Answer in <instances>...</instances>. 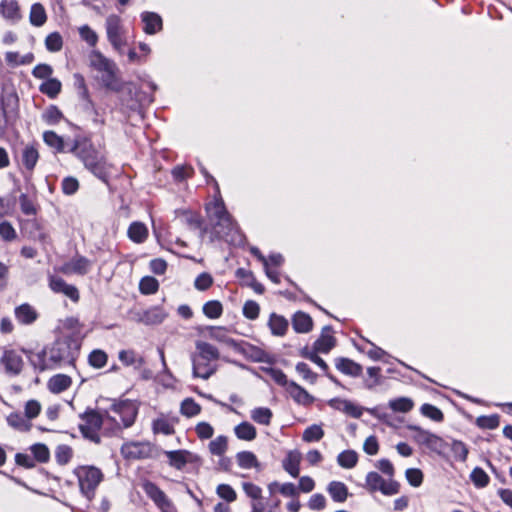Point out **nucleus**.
I'll list each match as a JSON object with an SVG mask.
<instances>
[{"instance_id":"obj_1","label":"nucleus","mask_w":512,"mask_h":512,"mask_svg":"<svg viewBox=\"0 0 512 512\" xmlns=\"http://www.w3.org/2000/svg\"><path fill=\"white\" fill-rule=\"evenodd\" d=\"M80 342L73 337L56 340L49 348L31 352L29 361L40 372L64 366H73L80 353Z\"/></svg>"},{"instance_id":"obj_2","label":"nucleus","mask_w":512,"mask_h":512,"mask_svg":"<svg viewBox=\"0 0 512 512\" xmlns=\"http://www.w3.org/2000/svg\"><path fill=\"white\" fill-rule=\"evenodd\" d=\"M210 178L215 185V194L213 202L206 205V211L212 225V239H222L233 245H241L243 243V235L226 210L218 183L213 177Z\"/></svg>"},{"instance_id":"obj_3","label":"nucleus","mask_w":512,"mask_h":512,"mask_svg":"<svg viewBox=\"0 0 512 512\" xmlns=\"http://www.w3.org/2000/svg\"><path fill=\"white\" fill-rule=\"evenodd\" d=\"M220 354L218 349L204 341L196 342V352L192 356L193 376L208 379L217 370L216 362Z\"/></svg>"},{"instance_id":"obj_4","label":"nucleus","mask_w":512,"mask_h":512,"mask_svg":"<svg viewBox=\"0 0 512 512\" xmlns=\"http://www.w3.org/2000/svg\"><path fill=\"white\" fill-rule=\"evenodd\" d=\"M82 423L79 428L83 436L94 443L100 442L98 431L101 427L111 433L110 423L116 422V418L109 413L101 415L96 411L86 412L82 417Z\"/></svg>"},{"instance_id":"obj_5","label":"nucleus","mask_w":512,"mask_h":512,"mask_svg":"<svg viewBox=\"0 0 512 512\" xmlns=\"http://www.w3.org/2000/svg\"><path fill=\"white\" fill-rule=\"evenodd\" d=\"M74 475L77 477L80 492L91 500L99 484L103 481L102 471L92 465H81L74 469Z\"/></svg>"},{"instance_id":"obj_6","label":"nucleus","mask_w":512,"mask_h":512,"mask_svg":"<svg viewBox=\"0 0 512 512\" xmlns=\"http://www.w3.org/2000/svg\"><path fill=\"white\" fill-rule=\"evenodd\" d=\"M88 58L90 66L101 74L102 84L106 88L116 90L118 88L116 78V64L98 50H92L89 53Z\"/></svg>"},{"instance_id":"obj_7","label":"nucleus","mask_w":512,"mask_h":512,"mask_svg":"<svg viewBox=\"0 0 512 512\" xmlns=\"http://www.w3.org/2000/svg\"><path fill=\"white\" fill-rule=\"evenodd\" d=\"M108 413L116 418V422L110 423L111 434H114L122 428H128L133 425L138 413V408L134 402L124 400L114 403Z\"/></svg>"},{"instance_id":"obj_8","label":"nucleus","mask_w":512,"mask_h":512,"mask_svg":"<svg viewBox=\"0 0 512 512\" xmlns=\"http://www.w3.org/2000/svg\"><path fill=\"white\" fill-rule=\"evenodd\" d=\"M105 31L112 48L119 54H123L127 45V31L122 18L116 14L108 15L105 20Z\"/></svg>"},{"instance_id":"obj_9","label":"nucleus","mask_w":512,"mask_h":512,"mask_svg":"<svg viewBox=\"0 0 512 512\" xmlns=\"http://www.w3.org/2000/svg\"><path fill=\"white\" fill-rule=\"evenodd\" d=\"M408 429L414 432L413 440L415 442L427 447L432 452L442 454L447 448V443L436 434L424 430L416 425H410L408 426Z\"/></svg>"},{"instance_id":"obj_10","label":"nucleus","mask_w":512,"mask_h":512,"mask_svg":"<svg viewBox=\"0 0 512 512\" xmlns=\"http://www.w3.org/2000/svg\"><path fill=\"white\" fill-rule=\"evenodd\" d=\"M365 488L371 493L380 491L383 495L393 496L399 492L400 484L393 479L385 480L377 472L371 471L366 475Z\"/></svg>"},{"instance_id":"obj_11","label":"nucleus","mask_w":512,"mask_h":512,"mask_svg":"<svg viewBox=\"0 0 512 512\" xmlns=\"http://www.w3.org/2000/svg\"><path fill=\"white\" fill-rule=\"evenodd\" d=\"M142 488L161 512H178L172 500L155 483L146 481Z\"/></svg>"},{"instance_id":"obj_12","label":"nucleus","mask_w":512,"mask_h":512,"mask_svg":"<svg viewBox=\"0 0 512 512\" xmlns=\"http://www.w3.org/2000/svg\"><path fill=\"white\" fill-rule=\"evenodd\" d=\"M153 446L148 441H129L121 447V454L127 460H142L152 456Z\"/></svg>"},{"instance_id":"obj_13","label":"nucleus","mask_w":512,"mask_h":512,"mask_svg":"<svg viewBox=\"0 0 512 512\" xmlns=\"http://www.w3.org/2000/svg\"><path fill=\"white\" fill-rule=\"evenodd\" d=\"M23 359L21 354L14 349H4L0 357V365L4 371L11 376L21 373L23 368Z\"/></svg>"},{"instance_id":"obj_14","label":"nucleus","mask_w":512,"mask_h":512,"mask_svg":"<svg viewBox=\"0 0 512 512\" xmlns=\"http://www.w3.org/2000/svg\"><path fill=\"white\" fill-rule=\"evenodd\" d=\"M69 152H72L76 157L82 158V160L98 158L96 150L93 148L91 141L87 138L71 140Z\"/></svg>"},{"instance_id":"obj_15","label":"nucleus","mask_w":512,"mask_h":512,"mask_svg":"<svg viewBox=\"0 0 512 512\" xmlns=\"http://www.w3.org/2000/svg\"><path fill=\"white\" fill-rule=\"evenodd\" d=\"M92 268V261L84 256L77 255L73 257L69 262L65 263L61 271L64 274H77L85 275Z\"/></svg>"},{"instance_id":"obj_16","label":"nucleus","mask_w":512,"mask_h":512,"mask_svg":"<svg viewBox=\"0 0 512 512\" xmlns=\"http://www.w3.org/2000/svg\"><path fill=\"white\" fill-rule=\"evenodd\" d=\"M49 287L55 293H62L72 301L79 300L78 289L74 285L67 284L61 277L49 276Z\"/></svg>"},{"instance_id":"obj_17","label":"nucleus","mask_w":512,"mask_h":512,"mask_svg":"<svg viewBox=\"0 0 512 512\" xmlns=\"http://www.w3.org/2000/svg\"><path fill=\"white\" fill-rule=\"evenodd\" d=\"M0 15L8 22L15 24L22 19V13L17 0H2Z\"/></svg>"},{"instance_id":"obj_18","label":"nucleus","mask_w":512,"mask_h":512,"mask_svg":"<svg viewBox=\"0 0 512 512\" xmlns=\"http://www.w3.org/2000/svg\"><path fill=\"white\" fill-rule=\"evenodd\" d=\"M143 22V31L148 35H155L163 29V21L159 14L145 11L140 15Z\"/></svg>"},{"instance_id":"obj_19","label":"nucleus","mask_w":512,"mask_h":512,"mask_svg":"<svg viewBox=\"0 0 512 512\" xmlns=\"http://www.w3.org/2000/svg\"><path fill=\"white\" fill-rule=\"evenodd\" d=\"M328 405L338 411H341L353 418H360L363 414V409L360 406H357L353 402L341 399V398H333L329 400Z\"/></svg>"},{"instance_id":"obj_20","label":"nucleus","mask_w":512,"mask_h":512,"mask_svg":"<svg viewBox=\"0 0 512 512\" xmlns=\"http://www.w3.org/2000/svg\"><path fill=\"white\" fill-rule=\"evenodd\" d=\"M171 467L182 470L189 462H193L194 455L188 450H171L164 452Z\"/></svg>"},{"instance_id":"obj_21","label":"nucleus","mask_w":512,"mask_h":512,"mask_svg":"<svg viewBox=\"0 0 512 512\" xmlns=\"http://www.w3.org/2000/svg\"><path fill=\"white\" fill-rule=\"evenodd\" d=\"M301 460L302 455L298 450H290L282 461V467L290 476L297 478L300 473Z\"/></svg>"},{"instance_id":"obj_22","label":"nucleus","mask_w":512,"mask_h":512,"mask_svg":"<svg viewBox=\"0 0 512 512\" xmlns=\"http://www.w3.org/2000/svg\"><path fill=\"white\" fill-rule=\"evenodd\" d=\"M43 140L47 146L55 152L66 153L69 152L71 140H65L54 131H45L43 133Z\"/></svg>"},{"instance_id":"obj_23","label":"nucleus","mask_w":512,"mask_h":512,"mask_svg":"<svg viewBox=\"0 0 512 512\" xmlns=\"http://www.w3.org/2000/svg\"><path fill=\"white\" fill-rule=\"evenodd\" d=\"M331 326L322 329L320 337L314 342L313 348L316 352L328 353L336 344Z\"/></svg>"},{"instance_id":"obj_24","label":"nucleus","mask_w":512,"mask_h":512,"mask_svg":"<svg viewBox=\"0 0 512 512\" xmlns=\"http://www.w3.org/2000/svg\"><path fill=\"white\" fill-rule=\"evenodd\" d=\"M267 325L271 334L276 337L285 336L289 328L288 320L277 313L270 314Z\"/></svg>"},{"instance_id":"obj_25","label":"nucleus","mask_w":512,"mask_h":512,"mask_svg":"<svg viewBox=\"0 0 512 512\" xmlns=\"http://www.w3.org/2000/svg\"><path fill=\"white\" fill-rule=\"evenodd\" d=\"M292 327L296 333H308L313 328V320L307 313L298 311L292 316Z\"/></svg>"},{"instance_id":"obj_26","label":"nucleus","mask_w":512,"mask_h":512,"mask_svg":"<svg viewBox=\"0 0 512 512\" xmlns=\"http://www.w3.org/2000/svg\"><path fill=\"white\" fill-rule=\"evenodd\" d=\"M286 390L291 398L298 404L309 405L314 400V398L304 388L295 382H290L286 387Z\"/></svg>"},{"instance_id":"obj_27","label":"nucleus","mask_w":512,"mask_h":512,"mask_svg":"<svg viewBox=\"0 0 512 512\" xmlns=\"http://www.w3.org/2000/svg\"><path fill=\"white\" fill-rule=\"evenodd\" d=\"M86 168L103 182H108L112 174V164L110 162H85Z\"/></svg>"},{"instance_id":"obj_28","label":"nucleus","mask_w":512,"mask_h":512,"mask_svg":"<svg viewBox=\"0 0 512 512\" xmlns=\"http://www.w3.org/2000/svg\"><path fill=\"white\" fill-rule=\"evenodd\" d=\"M327 492L332 500L337 503L345 502L349 495L347 486L340 481H331L327 485Z\"/></svg>"},{"instance_id":"obj_29","label":"nucleus","mask_w":512,"mask_h":512,"mask_svg":"<svg viewBox=\"0 0 512 512\" xmlns=\"http://www.w3.org/2000/svg\"><path fill=\"white\" fill-rule=\"evenodd\" d=\"M335 366L341 373L352 377H358L362 373V366L348 358L337 359Z\"/></svg>"},{"instance_id":"obj_30","label":"nucleus","mask_w":512,"mask_h":512,"mask_svg":"<svg viewBox=\"0 0 512 512\" xmlns=\"http://www.w3.org/2000/svg\"><path fill=\"white\" fill-rule=\"evenodd\" d=\"M209 337L215 341L223 343L234 350L240 349V343L233 338L229 337L227 331L223 327H210Z\"/></svg>"},{"instance_id":"obj_31","label":"nucleus","mask_w":512,"mask_h":512,"mask_svg":"<svg viewBox=\"0 0 512 512\" xmlns=\"http://www.w3.org/2000/svg\"><path fill=\"white\" fill-rule=\"evenodd\" d=\"M72 384V380L65 374H57L48 381V389L54 394H59L67 390Z\"/></svg>"},{"instance_id":"obj_32","label":"nucleus","mask_w":512,"mask_h":512,"mask_svg":"<svg viewBox=\"0 0 512 512\" xmlns=\"http://www.w3.org/2000/svg\"><path fill=\"white\" fill-rule=\"evenodd\" d=\"M128 237L134 243H143L148 237V228L142 222H132L128 228Z\"/></svg>"},{"instance_id":"obj_33","label":"nucleus","mask_w":512,"mask_h":512,"mask_svg":"<svg viewBox=\"0 0 512 512\" xmlns=\"http://www.w3.org/2000/svg\"><path fill=\"white\" fill-rule=\"evenodd\" d=\"M29 22L34 27H42L47 22V13L41 3H34L30 8Z\"/></svg>"},{"instance_id":"obj_34","label":"nucleus","mask_w":512,"mask_h":512,"mask_svg":"<svg viewBox=\"0 0 512 512\" xmlns=\"http://www.w3.org/2000/svg\"><path fill=\"white\" fill-rule=\"evenodd\" d=\"M15 317L21 324H31L37 318L35 309L29 304H22L15 309Z\"/></svg>"},{"instance_id":"obj_35","label":"nucleus","mask_w":512,"mask_h":512,"mask_svg":"<svg viewBox=\"0 0 512 512\" xmlns=\"http://www.w3.org/2000/svg\"><path fill=\"white\" fill-rule=\"evenodd\" d=\"M119 360L125 366H133L135 369H141L144 364V358L133 350H121Z\"/></svg>"},{"instance_id":"obj_36","label":"nucleus","mask_w":512,"mask_h":512,"mask_svg":"<svg viewBox=\"0 0 512 512\" xmlns=\"http://www.w3.org/2000/svg\"><path fill=\"white\" fill-rule=\"evenodd\" d=\"M235 436L244 441H252L257 436L256 428L249 422H241L234 427Z\"/></svg>"},{"instance_id":"obj_37","label":"nucleus","mask_w":512,"mask_h":512,"mask_svg":"<svg viewBox=\"0 0 512 512\" xmlns=\"http://www.w3.org/2000/svg\"><path fill=\"white\" fill-rule=\"evenodd\" d=\"M250 417L254 422L268 426L271 423L273 413L271 409L267 407H256L251 410Z\"/></svg>"},{"instance_id":"obj_38","label":"nucleus","mask_w":512,"mask_h":512,"mask_svg":"<svg viewBox=\"0 0 512 512\" xmlns=\"http://www.w3.org/2000/svg\"><path fill=\"white\" fill-rule=\"evenodd\" d=\"M236 461L242 469L258 468L259 462L256 455L250 451H242L237 453Z\"/></svg>"},{"instance_id":"obj_39","label":"nucleus","mask_w":512,"mask_h":512,"mask_svg":"<svg viewBox=\"0 0 512 512\" xmlns=\"http://www.w3.org/2000/svg\"><path fill=\"white\" fill-rule=\"evenodd\" d=\"M7 423L9 426L19 431H29L31 429V423L26 417H23L18 412H13L7 416Z\"/></svg>"},{"instance_id":"obj_40","label":"nucleus","mask_w":512,"mask_h":512,"mask_svg":"<svg viewBox=\"0 0 512 512\" xmlns=\"http://www.w3.org/2000/svg\"><path fill=\"white\" fill-rule=\"evenodd\" d=\"M209 452L214 456H222L228 449V438L224 435L217 436L208 444Z\"/></svg>"},{"instance_id":"obj_41","label":"nucleus","mask_w":512,"mask_h":512,"mask_svg":"<svg viewBox=\"0 0 512 512\" xmlns=\"http://www.w3.org/2000/svg\"><path fill=\"white\" fill-rule=\"evenodd\" d=\"M62 84L56 78H49L45 82H43L39 90L47 95L49 98H55L61 91Z\"/></svg>"},{"instance_id":"obj_42","label":"nucleus","mask_w":512,"mask_h":512,"mask_svg":"<svg viewBox=\"0 0 512 512\" xmlns=\"http://www.w3.org/2000/svg\"><path fill=\"white\" fill-rule=\"evenodd\" d=\"M388 406L393 412L407 413L412 410L414 403L412 399L408 397H399L391 399Z\"/></svg>"},{"instance_id":"obj_43","label":"nucleus","mask_w":512,"mask_h":512,"mask_svg":"<svg viewBox=\"0 0 512 512\" xmlns=\"http://www.w3.org/2000/svg\"><path fill=\"white\" fill-rule=\"evenodd\" d=\"M358 462V455L354 450H345L337 457L339 466L345 469H351L356 466Z\"/></svg>"},{"instance_id":"obj_44","label":"nucleus","mask_w":512,"mask_h":512,"mask_svg":"<svg viewBox=\"0 0 512 512\" xmlns=\"http://www.w3.org/2000/svg\"><path fill=\"white\" fill-rule=\"evenodd\" d=\"M152 429L154 433H161L164 435H171L174 433L173 423L163 416L153 420Z\"/></svg>"},{"instance_id":"obj_45","label":"nucleus","mask_w":512,"mask_h":512,"mask_svg":"<svg viewBox=\"0 0 512 512\" xmlns=\"http://www.w3.org/2000/svg\"><path fill=\"white\" fill-rule=\"evenodd\" d=\"M180 412L186 417H194L201 412V406L192 398H186L182 401Z\"/></svg>"},{"instance_id":"obj_46","label":"nucleus","mask_w":512,"mask_h":512,"mask_svg":"<svg viewBox=\"0 0 512 512\" xmlns=\"http://www.w3.org/2000/svg\"><path fill=\"white\" fill-rule=\"evenodd\" d=\"M62 118V112L55 105H50L47 107L42 114L43 121H45L48 125H56L61 121Z\"/></svg>"},{"instance_id":"obj_47","label":"nucleus","mask_w":512,"mask_h":512,"mask_svg":"<svg viewBox=\"0 0 512 512\" xmlns=\"http://www.w3.org/2000/svg\"><path fill=\"white\" fill-rule=\"evenodd\" d=\"M80 38L85 41L90 47H95L98 43L97 33L89 26L82 25L78 28Z\"/></svg>"},{"instance_id":"obj_48","label":"nucleus","mask_w":512,"mask_h":512,"mask_svg":"<svg viewBox=\"0 0 512 512\" xmlns=\"http://www.w3.org/2000/svg\"><path fill=\"white\" fill-rule=\"evenodd\" d=\"M222 304L217 300L208 301L203 305V313L210 319H217L222 315Z\"/></svg>"},{"instance_id":"obj_49","label":"nucleus","mask_w":512,"mask_h":512,"mask_svg":"<svg viewBox=\"0 0 512 512\" xmlns=\"http://www.w3.org/2000/svg\"><path fill=\"white\" fill-rule=\"evenodd\" d=\"M323 436H324V431L321 428V426L314 424V425L307 427L304 430L302 439H303V441L310 443V442H316V441L321 440L323 438Z\"/></svg>"},{"instance_id":"obj_50","label":"nucleus","mask_w":512,"mask_h":512,"mask_svg":"<svg viewBox=\"0 0 512 512\" xmlns=\"http://www.w3.org/2000/svg\"><path fill=\"white\" fill-rule=\"evenodd\" d=\"M31 453L33 455L34 460L40 463L48 462L50 458V452L48 447L45 444L37 443L31 446Z\"/></svg>"},{"instance_id":"obj_51","label":"nucleus","mask_w":512,"mask_h":512,"mask_svg":"<svg viewBox=\"0 0 512 512\" xmlns=\"http://www.w3.org/2000/svg\"><path fill=\"white\" fill-rule=\"evenodd\" d=\"M470 479L477 488H484L489 484V476L480 467H475L472 470Z\"/></svg>"},{"instance_id":"obj_52","label":"nucleus","mask_w":512,"mask_h":512,"mask_svg":"<svg viewBox=\"0 0 512 512\" xmlns=\"http://www.w3.org/2000/svg\"><path fill=\"white\" fill-rule=\"evenodd\" d=\"M63 39L58 32L47 35L45 39V47L50 52H58L62 49Z\"/></svg>"},{"instance_id":"obj_53","label":"nucleus","mask_w":512,"mask_h":512,"mask_svg":"<svg viewBox=\"0 0 512 512\" xmlns=\"http://www.w3.org/2000/svg\"><path fill=\"white\" fill-rule=\"evenodd\" d=\"M236 351H239L244 355L249 356L253 361L256 362L261 361L264 354L261 349L248 343H240V349H237Z\"/></svg>"},{"instance_id":"obj_54","label":"nucleus","mask_w":512,"mask_h":512,"mask_svg":"<svg viewBox=\"0 0 512 512\" xmlns=\"http://www.w3.org/2000/svg\"><path fill=\"white\" fill-rule=\"evenodd\" d=\"M107 354L100 349L93 350L88 358L89 364L94 368H102L107 363Z\"/></svg>"},{"instance_id":"obj_55","label":"nucleus","mask_w":512,"mask_h":512,"mask_svg":"<svg viewBox=\"0 0 512 512\" xmlns=\"http://www.w3.org/2000/svg\"><path fill=\"white\" fill-rule=\"evenodd\" d=\"M420 410L425 417L430 418L433 421L440 422L444 418L442 411L432 404H423Z\"/></svg>"},{"instance_id":"obj_56","label":"nucleus","mask_w":512,"mask_h":512,"mask_svg":"<svg viewBox=\"0 0 512 512\" xmlns=\"http://www.w3.org/2000/svg\"><path fill=\"white\" fill-rule=\"evenodd\" d=\"M158 287V281L150 276L143 277L139 283L141 293L146 295L155 293L158 290Z\"/></svg>"},{"instance_id":"obj_57","label":"nucleus","mask_w":512,"mask_h":512,"mask_svg":"<svg viewBox=\"0 0 512 512\" xmlns=\"http://www.w3.org/2000/svg\"><path fill=\"white\" fill-rule=\"evenodd\" d=\"M499 423L498 415L479 416L476 419L477 426L482 429H495L499 426Z\"/></svg>"},{"instance_id":"obj_58","label":"nucleus","mask_w":512,"mask_h":512,"mask_svg":"<svg viewBox=\"0 0 512 512\" xmlns=\"http://www.w3.org/2000/svg\"><path fill=\"white\" fill-rule=\"evenodd\" d=\"M451 451L453 453L454 458L462 462H464L467 459L469 452L467 446L462 441L458 440H453L451 444Z\"/></svg>"},{"instance_id":"obj_59","label":"nucleus","mask_w":512,"mask_h":512,"mask_svg":"<svg viewBox=\"0 0 512 512\" xmlns=\"http://www.w3.org/2000/svg\"><path fill=\"white\" fill-rule=\"evenodd\" d=\"M217 495L227 502H234L237 498L235 490L228 484H220L216 488Z\"/></svg>"},{"instance_id":"obj_60","label":"nucleus","mask_w":512,"mask_h":512,"mask_svg":"<svg viewBox=\"0 0 512 512\" xmlns=\"http://www.w3.org/2000/svg\"><path fill=\"white\" fill-rule=\"evenodd\" d=\"M260 313V306L253 300L246 301L243 306V315L249 320H255Z\"/></svg>"},{"instance_id":"obj_61","label":"nucleus","mask_w":512,"mask_h":512,"mask_svg":"<svg viewBox=\"0 0 512 512\" xmlns=\"http://www.w3.org/2000/svg\"><path fill=\"white\" fill-rule=\"evenodd\" d=\"M195 432L199 439H210L214 434V428L208 422H199L195 426Z\"/></svg>"},{"instance_id":"obj_62","label":"nucleus","mask_w":512,"mask_h":512,"mask_svg":"<svg viewBox=\"0 0 512 512\" xmlns=\"http://www.w3.org/2000/svg\"><path fill=\"white\" fill-rule=\"evenodd\" d=\"M41 411V404L37 400H29L24 406L25 417L28 420L36 418Z\"/></svg>"},{"instance_id":"obj_63","label":"nucleus","mask_w":512,"mask_h":512,"mask_svg":"<svg viewBox=\"0 0 512 512\" xmlns=\"http://www.w3.org/2000/svg\"><path fill=\"white\" fill-rule=\"evenodd\" d=\"M165 317L166 313L160 308H153L145 313V321L149 324H159Z\"/></svg>"},{"instance_id":"obj_64","label":"nucleus","mask_w":512,"mask_h":512,"mask_svg":"<svg viewBox=\"0 0 512 512\" xmlns=\"http://www.w3.org/2000/svg\"><path fill=\"white\" fill-rule=\"evenodd\" d=\"M307 506L310 510L321 511L326 507V498L320 493L313 494L310 497Z\"/></svg>"}]
</instances>
